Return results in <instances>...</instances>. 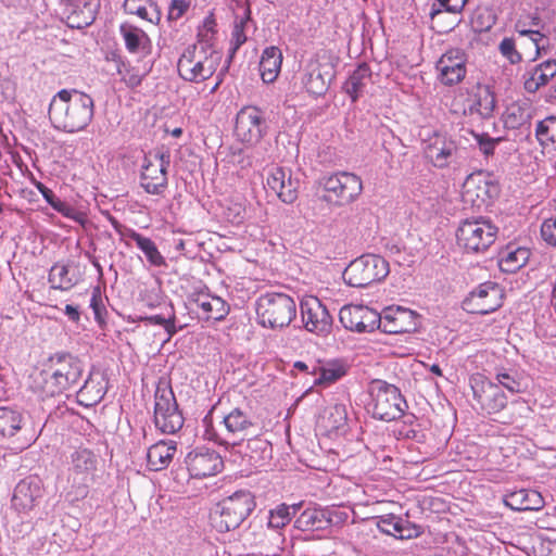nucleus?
I'll list each match as a JSON object with an SVG mask.
<instances>
[{
	"label": "nucleus",
	"instance_id": "f257e3e1",
	"mask_svg": "<svg viewBox=\"0 0 556 556\" xmlns=\"http://www.w3.org/2000/svg\"><path fill=\"white\" fill-rule=\"evenodd\" d=\"M48 114L54 129L67 134L79 132L93 119L94 101L83 91L62 89L51 99Z\"/></svg>",
	"mask_w": 556,
	"mask_h": 556
},
{
	"label": "nucleus",
	"instance_id": "f03ea898",
	"mask_svg": "<svg viewBox=\"0 0 556 556\" xmlns=\"http://www.w3.org/2000/svg\"><path fill=\"white\" fill-rule=\"evenodd\" d=\"M203 438L218 445L225 446L226 450L241 453L243 439L253 427L252 417L248 412L240 407L232 408L223 417L219 422L220 429H216L210 416H205L202 420Z\"/></svg>",
	"mask_w": 556,
	"mask_h": 556
},
{
	"label": "nucleus",
	"instance_id": "7ed1b4c3",
	"mask_svg": "<svg viewBox=\"0 0 556 556\" xmlns=\"http://www.w3.org/2000/svg\"><path fill=\"white\" fill-rule=\"evenodd\" d=\"M367 410L374 418L392 421L400 418L407 408V403L400 390L382 380H375L369 387Z\"/></svg>",
	"mask_w": 556,
	"mask_h": 556
},
{
	"label": "nucleus",
	"instance_id": "20e7f679",
	"mask_svg": "<svg viewBox=\"0 0 556 556\" xmlns=\"http://www.w3.org/2000/svg\"><path fill=\"white\" fill-rule=\"evenodd\" d=\"M255 309L258 323L271 329L288 326L296 315L293 298L281 292L262 294L255 302Z\"/></svg>",
	"mask_w": 556,
	"mask_h": 556
},
{
	"label": "nucleus",
	"instance_id": "39448f33",
	"mask_svg": "<svg viewBox=\"0 0 556 556\" xmlns=\"http://www.w3.org/2000/svg\"><path fill=\"white\" fill-rule=\"evenodd\" d=\"M255 502L248 491H239L224 498L212 514V525L219 532L237 529L252 513Z\"/></svg>",
	"mask_w": 556,
	"mask_h": 556
},
{
	"label": "nucleus",
	"instance_id": "423d86ee",
	"mask_svg": "<svg viewBox=\"0 0 556 556\" xmlns=\"http://www.w3.org/2000/svg\"><path fill=\"white\" fill-rule=\"evenodd\" d=\"M498 228L483 217L463 220L456 230L458 247L469 253L486 251L496 239Z\"/></svg>",
	"mask_w": 556,
	"mask_h": 556
},
{
	"label": "nucleus",
	"instance_id": "0eeeda50",
	"mask_svg": "<svg viewBox=\"0 0 556 556\" xmlns=\"http://www.w3.org/2000/svg\"><path fill=\"white\" fill-rule=\"evenodd\" d=\"M220 56L215 51L192 46L185 50L178 60V73L188 81H203L216 72Z\"/></svg>",
	"mask_w": 556,
	"mask_h": 556
},
{
	"label": "nucleus",
	"instance_id": "6e6552de",
	"mask_svg": "<svg viewBox=\"0 0 556 556\" xmlns=\"http://www.w3.org/2000/svg\"><path fill=\"white\" fill-rule=\"evenodd\" d=\"M99 457L88 447L75 448L67 460V481L80 496H85L88 488L97 478Z\"/></svg>",
	"mask_w": 556,
	"mask_h": 556
},
{
	"label": "nucleus",
	"instance_id": "1a4fd4ad",
	"mask_svg": "<svg viewBox=\"0 0 556 556\" xmlns=\"http://www.w3.org/2000/svg\"><path fill=\"white\" fill-rule=\"evenodd\" d=\"M389 271V263L383 257L364 254L349 264L343 273V279L351 287L364 288L383 280Z\"/></svg>",
	"mask_w": 556,
	"mask_h": 556
},
{
	"label": "nucleus",
	"instance_id": "9d476101",
	"mask_svg": "<svg viewBox=\"0 0 556 556\" xmlns=\"http://www.w3.org/2000/svg\"><path fill=\"white\" fill-rule=\"evenodd\" d=\"M425 157L438 168L447 167L456 157L458 148L447 134L432 129L420 132Z\"/></svg>",
	"mask_w": 556,
	"mask_h": 556
},
{
	"label": "nucleus",
	"instance_id": "9b49d317",
	"mask_svg": "<svg viewBox=\"0 0 556 556\" xmlns=\"http://www.w3.org/2000/svg\"><path fill=\"white\" fill-rule=\"evenodd\" d=\"M320 185L329 198L340 206L353 203L363 192L361 177L345 170L324 176Z\"/></svg>",
	"mask_w": 556,
	"mask_h": 556
},
{
	"label": "nucleus",
	"instance_id": "f8f14e48",
	"mask_svg": "<svg viewBox=\"0 0 556 556\" xmlns=\"http://www.w3.org/2000/svg\"><path fill=\"white\" fill-rule=\"evenodd\" d=\"M154 424L163 433H175L184 425L174 392L168 387H157L154 395Z\"/></svg>",
	"mask_w": 556,
	"mask_h": 556
},
{
	"label": "nucleus",
	"instance_id": "ddd939ff",
	"mask_svg": "<svg viewBox=\"0 0 556 556\" xmlns=\"http://www.w3.org/2000/svg\"><path fill=\"white\" fill-rule=\"evenodd\" d=\"M268 131L265 113L257 106L242 108L236 116L235 135L249 146L257 144Z\"/></svg>",
	"mask_w": 556,
	"mask_h": 556
},
{
	"label": "nucleus",
	"instance_id": "4468645a",
	"mask_svg": "<svg viewBox=\"0 0 556 556\" xmlns=\"http://www.w3.org/2000/svg\"><path fill=\"white\" fill-rule=\"evenodd\" d=\"M187 305L191 313L205 321L223 320L230 311L228 303L223 298L211 293L207 288L190 293Z\"/></svg>",
	"mask_w": 556,
	"mask_h": 556
},
{
	"label": "nucleus",
	"instance_id": "2eb2a0df",
	"mask_svg": "<svg viewBox=\"0 0 556 556\" xmlns=\"http://www.w3.org/2000/svg\"><path fill=\"white\" fill-rule=\"evenodd\" d=\"M169 156L164 153L150 154L144 157L140 181L142 188L150 194L160 195L167 187V167Z\"/></svg>",
	"mask_w": 556,
	"mask_h": 556
},
{
	"label": "nucleus",
	"instance_id": "dca6fc26",
	"mask_svg": "<svg viewBox=\"0 0 556 556\" xmlns=\"http://www.w3.org/2000/svg\"><path fill=\"white\" fill-rule=\"evenodd\" d=\"M502 289L495 282H484L463 301V308L470 314L486 315L502 306Z\"/></svg>",
	"mask_w": 556,
	"mask_h": 556
},
{
	"label": "nucleus",
	"instance_id": "f3484780",
	"mask_svg": "<svg viewBox=\"0 0 556 556\" xmlns=\"http://www.w3.org/2000/svg\"><path fill=\"white\" fill-rule=\"evenodd\" d=\"M348 519L345 511L317 506L306 507L294 521V527L301 531L323 530L331 525Z\"/></svg>",
	"mask_w": 556,
	"mask_h": 556
},
{
	"label": "nucleus",
	"instance_id": "a211bd4d",
	"mask_svg": "<svg viewBox=\"0 0 556 556\" xmlns=\"http://www.w3.org/2000/svg\"><path fill=\"white\" fill-rule=\"evenodd\" d=\"M47 364L64 392L75 386L83 374L80 361L70 353H55L49 357Z\"/></svg>",
	"mask_w": 556,
	"mask_h": 556
},
{
	"label": "nucleus",
	"instance_id": "6ab92c4d",
	"mask_svg": "<svg viewBox=\"0 0 556 556\" xmlns=\"http://www.w3.org/2000/svg\"><path fill=\"white\" fill-rule=\"evenodd\" d=\"M339 319L345 329L371 332L378 327L380 314L364 305H345L339 312Z\"/></svg>",
	"mask_w": 556,
	"mask_h": 556
},
{
	"label": "nucleus",
	"instance_id": "aec40b11",
	"mask_svg": "<svg viewBox=\"0 0 556 556\" xmlns=\"http://www.w3.org/2000/svg\"><path fill=\"white\" fill-rule=\"evenodd\" d=\"M301 314L306 330L326 336L332 327V317L326 306L315 296H307L301 302Z\"/></svg>",
	"mask_w": 556,
	"mask_h": 556
},
{
	"label": "nucleus",
	"instance_id": "412c9836",
	"mask_svg": "<svg viewBox=\"0 0 556 556\" xmlns=\"http://www.w3.org/2000/svg\"><path fill=\"white\" fill-rule=\"evenodd\" d=\"M467 58L462 49H450L438 60V79L445 86L460 83L467 73Z\"/></svg>",
	"mask_w": 556,
	"mask_h": 556
},
{
	"label": "nucleus",
	"instance_id": "4be33fe9",
	"mask_svg": "<svg viewBox=\"0 0 556 556\" xmlns=\"http://www.w3.org/2000/svg\"><path fill=\"white\" fill-rule=\"evenodd\" d=\"M418 327V314L402 306L387 307L380 314L379 329L386 333H404L415 331Z\"/></svg>",
	"mask_w": 556,
	"mask_h": 556
},
{
	"label": "nucleus",
	"instance_id": "5701e85b",
	"mask_svg": "<svg viewBox=\"0 0 556 556\" xmlns=\"http://www.w3.org/2000/svg\"><path fill=\"white\" fill-rule=\"evenodd\" d=\"M471 388L475 399L488 414L498 413L507 404V397L498 384L482 376L472 379Z\"/></svg>",
	"mask_w": 556,
	"mask_h": 556
},
{
	"label": "nucleus",
	"instance_id": "b1692460",
	"mask_svg": "<svg viewBox=\"0 0 556 556\" xmlns=\"http://www.w3.org/2000/svg\"><path fill=\"white\" fill-rule=\"evenodd\" d=\"M190 475L194 478H205L222 471L224 463L220 455L206 447H198L186 457Z\"/></svg>",
	"mask_w": 556,
	"mask_h": 556
},
{
	"label": "nucleus",
	"instance_id": "393cba45",
	"mask_svg": "<svg viewBox=\"0 0 556 556\" xmlns=\"http://www.w3.org/2000/svg\"><path fill=\"white\" fill-rule=\"evenodd\" d=\"M468 0H438L429 12L431 27L438 33H447L458 24L457 15L463 11Z\"/></svg>",
	"mask_w": 556,
	"mask_h": 556
},
{
	"label": "nucleus",
	"instance_id": "a878e982",
	"mask_svg": "<svg viewBox=\"0 0 556 556\" xmlns=\"http://www.w3.org/2000/svg\"><path fill=\"white\" fill-rule=\"evenodd\" d=\"M495 189L482 173L471 174L464 182L463 199L472 207L480 210L489 204Z\"/></svg>",
	"mask_w": 556,
	"mask_h": 556
},
{
	"label": "nucleus",
	"instance_id": "bb28decb",
	"mask_svg": "<svg viewBox=\"0 0 556 556\" xmlns=\"http://www.w3.org/2000/svg\"><path fill=\"white\" fill-rule=\"evenodd\" d=\"M42 496V483L37 476H29L21 480L13 493L12 505L20 513H28Z\"/></svg>",
	"mask_w": 556,
	"mask_h": 556
},
{
	"label": "nucleus",
	"instance_id": "cd10ccee",
	"mask_svg": "<svg viewBox=\"0 0 556 556\" xmlns=\"http://www.w3.org/2000/svg\"><path fill=\"white\" fill-rule=\"evenodd\" d=\"M266 184L282 202L293 203L298 198L300 182L292 178L290 169L274 167L269 170Z\"/></svg>",
	"mask_w": 556,
	"mask_h": 556
},
{
	"label": "nucleus",
	"instance_id": "c85d7f7f",
	"mask_svg": "<svg viewBox=\"0 0 556 556\" xmlns=\"http://www.w3.org/2000/svg\"><path fill=\"white\" fill-rule=\"evenodd\" d=\"M67 24L72 28L89 26L96 18L99 9L98 0H62Z\"/></svg>",
	"mask_w": 556,
	"mask_h": 556
},
{
	"label": "nucleus",
	"instance_id": "c756f323",
	"mask_svg": "<svg viewBox=\"0 0 556 556\" xmlns=\"http://www.w3.org/2000/svg\"><path fill=\"white\" fill-rule=\"evenodd\" d=\"M318 427L330 438L345 435L349 430L348 408L344 404L327 407L318 419Z\"/></svg>",
	"mask_w": 556,
	"mask_h": 556
},
{
	"label": "nucleus",
	"instance_id": "7c9ffc66",
	"mask_svg": "<svg viewBox=\"0 0 556 556\" xmlns=\"http://www.w3.org/2000/svg\"><path fill=\"white\" fill-rule=\"evenodd\" d=\"M349 371L345 361L333 358L312 363V376L315 377L313 384L327 388L342 379Z\"/></svg>",
	"mask_w": 556,
	"mask_h": 556
},
{
	"label": "nucleus",
	"instance_id": "2f4dec72",
	"mask_svg": "<svg viewBox=\"0 0 556 556\" xmlns=\"http://www.w3.org/2000/svg\"><path fill=\"white\" fill-rule=\"evenodd\" d=\"M495 96L486 86H478L462 109L464 114L477 113L482 118L492 116L495 109Z\"/></svg>",
	"mask_w": 556,
	"mask_h": 556
},
{
	"label": "nucleus",
	"instance_id": "473e14b6",
	"mask_svg": "<svg viewBox=\"0 0 556 556\" xmlns=\"http://www.w3.org/2000/svg\"><path fill=\"white\" fill-rule=\"evenodd\" d=\"M177 452L174 440H161L148 448L147 462L151 470L159 471L167 468Z\"/></svg>",
	"mask_w": 556,
	"mask_h": 556
},
{
	"label": "nucleus",
	"instance_id": "72a5a7b5",
	"mask_svg": "<svg viewBox=\"0 0 556 556\" xmlns=\"http://www.w3.org/2000/svg\"><path fill=\"white\" fill-rule=\"evenodd\" d=\"M504 503L513 510H540L544 500L540 492L530 489H520L505 495Z\"/></svg>",
	"mask_w": 556,
	"mask_h": 556
},
{
	"label": "nucleus",
	"instance_id": "f704fd0d",
	"mask_svg": "<svg viewBox=\"0 0 556 556\" xmlns=\"http://www.w3.org/2000/svg\"><path fill=\"white\" fill-rule=\"evenodd\" d=\"M29 388L41 399L53 397L64 392L48 364H46V368L30 375Z\"/></svg>",
	"mask_w": 556,
	"mask_h": 556
},
{
	"label": "nucleus",
	"instance_id": "c9c22d12",
	"mask_svg": "<svg viewBox=\"0 0 556 556\" xmlns=\"http://www.w3.org/2000/svg\"><path fill=\"white\" fill-rule=\"evenodd\" d=\"M119 34L128 52L142 55L150 52L151 40L141 28L124 22L119 26Z\"/></svg>",
	"mask_w": 556,
	"mask_h": 556
},
{
	"label": "nucleus",
	"instance_id": "e433bc0d",
	"mask_svg": "<svg viewBox=\"0 0 556 556\" xmlns=\"http://www.w3.org/2000/svg\"><path fill=\"white\" fill-rule=\"evenodd\" d=\"M108 382L101 372H91L78 391L79 403L85 406L98 404L106 393Z\"/></svg>",
	"mask_w": 556,
	"mask_h": 556
},
{
	"label": "nucleus",
	"instance_id": "4c0bfd02",
	"mask_svg": "<svg viewBox=\"0 0 556 556\" xmlns=\"http://www.w3.org/2000/svg\"><path fill=\"white\" fill-rule=\"evenodd\" d=\"M372 81V73L366 63L359 64L348 77L343 85V90L356 102L366 91Z\"/></svg>",
	"mask_w": 556,
	"mask_h": 556
},
{
	"label": "nucleus",
	"instance_id": "58836bf2",
	"mask_svg": "<svg viewBox=\"0 0 556 556\" xmlns=\"http://www.w3.org/2000/svg\"><path fill=\"white\" fill-rule=\"evenodd\" d=\"M282 52L278 47L271 46L263 50L260 61L262 80L266 84L274 83L281 70Z\"/></svg>",
	"mask_w": 556,
	"mask_h": 556
},
{
	"label": "nucleus",
	"instance_id": "ea45409f",
	"mask_svg": "<svg viewBox=\"0 0 556 556\" xmlns=\"http://www.w3.org/2000/svg\"><path fill=\"white\" fill-rule=\"evenodd\" d=\"M556 75V61L547 60L535 66L525 80V88L529 92H535L545 86Z\"/></svg>",
	"mask_w": 556,
	"mask_h": 556
},
{
	"label": "nucleus",
	"instance_id": "a19ab883",
	"mask_svg": "<svg viewBox=\"0 0 556 556\" xmlns=\"http://www.w3.org/2000/svg\"><path fill=\"white\" fill-rule=\"evenodd\" d=\"M531 118V105L526 100L514 101L506 106L503 122L506 128L517 129Z\"/></svg>",
	"mask_w": 556,
	"mask_h": 556
},
{
	"label": "nucleus",
	"instance_id": "79ce46f5",
	"mask_svg": "<svg viewBox=\"0 0 556 556\" xmlns=\"http://www.w3.org/2000/svg\"><path fill=\"white\" fill-rule=\"evenodd\" d=\"M529 257V249L508 245L501 253L500 267L505 273H516L528 263Z\"/></svg>",
	"mask_w": 556,
	"mask_h": 556
},
{
	"label": "nucleus",
	"instance_id": "37998d69",
	"mask_svg": "<svg viewBox=\"0 0 556 556\" xmlns=\"http://www.w3.org/2000/svg\"><path fill=\"white\" fill-rule=\"evenodd\" d=\"M302 81L306 91L313 96H323L328 90V83L321 74L320 64L316 61L307 64Z\"/></svg>",
	"mask_w": 556,
	"mask_h": 556
},
{
	"label": "nucleus",
	"instance_id": "c03bdc74",
	"mask_svg": "<svg viewBox=\"0 0 556 556\" xmlns=\"http://www.w3.org/2000/svg\"><path fill=\"white\" fill-rule=\"evenodd\" d=\"M535 138L543 151H556V116H547L536 124Z\"/></svg>",
	"mask_w": 556,
	"mask_h": 556
},
{
	"label": "nucleus",
	"instance_id": "a18cd8bd",
	"mask_svg": "<svg viewBox=\"0 0 556 556\" xmlns=\"http://www.w3.org/2000/svg\"><path fill=\"white\" fill-rule=\"evenodd\" d=\"M377 527L381 532L397 539L412 536V531L407 527V521L393 514L378 517Z\"/></svg>",
	"mask_w": 556,
	"mask_h": 556
},
{
	"label": "nucleus",
	"instance_id": "49530a36",
	"mask_svg": "<svg viewBox=\"0 0 556 556\" xmlns=\"http://www.w3.org/2000/svg\"><path fill=\"white\" fill-rule=\"evenodd\" d=\"M302 503L292 505L279 504L268 513V528L273 530H280L285 528L293 518V516L300 510Z\"/></svg>",
	"mask_w": 556,
	"mask_h": 556
},
{
	"label": "nucleus",
	"instance_id": "de8ad7c7",
	"mask_svg": "<svg viewBox=\"0 0 556 556\" xmlns=\"http://www.w3.org/2000/svg\"><path fill=\"white\" fill-rule=\"evenodd\" d=\"M271 446L268 441L261 438H252L247 442L243 440V446L241 453L243 456L249 458L252 464H257L260 460L270 456Z\"/></svg>",
	"mask_w": 556,
	"mask_h": 556
},
{
	"label": "nucleus",
	"instance_id": "09e8293b",
	"mask_svg": "<svg viewBox=\"0 0 556 556\" xmlns=\"http://www.w3.org/2000/svg\"><path fill=\"white\" fill-rule=\"evenodd\" d=\"M123 9L127 14L137 15L151 23L160 20L156 5L148 0H125Z\"/></svg>",
	"mask_w": 556,
	"mask_h": 556
},
{
	"label": "nucleus",
	"instance_id": "8fccbe9b",
	"mask_svg": "<svg viewBox=\"0 0 556 556\" xmlns=\"http://www.w3.org/2000/svg\"><path fill=\"white\" fill-rule=\"evenodd\" d=\"M22 414L11 407H0V433L3 437H13L22 429Z\"/></svg>",
	"mask_w": 556,
	"mask_h": 556
},
{
	"label": "nucleus",
	"instance_id": "3c124183",
	"mask_svg": "<svg viewBox=\"0 0 556 556\" xmlns=\"http://www.w3.org/2000/svg\"><path fill=\"white\" fill-rule=\"evenodd\" d=\"M49 282L52 288L59 290H68L75 283L76 280L70 275V267L64 263H55L49 271Z\"/></svg>",
	"mask_w": 556,
	"mask_h": 556
},
{
	"label": "nucleus",
	"instance_id": "603ef678",
	"mask_svg": "<svg viewBox=\"0 0 556 556\" xmlns=\"http://www.w3.org/2000/svg\"><path fill=\"white\" fill-rule=\"evenodd\" d=\"M139 319L149 325L162 326L167 334L166 341L170 340V338L180 329L176 327V315L172 306H169L166 314L142 316Z\"/></svg>",
	"mask_w": 556,
	"mask_h": 556
},
{
	"label": "nucleus",
	"instance_id": "864d4df0",
	"mask_svg": "<svg viewBox=\"0 0 556 556\" xmlns=\"http://www.w3.org/2000/svg\"><path fill=\"white\" fill-rule=\"evenodd\" d=\"M496 384L502 386L510 393H521L527 384L517 371L501 369L495 375Z\"/></svg>",
	"mask_w": 556,
	"mask_h": 556
},
{
	"label": "nucleus",
	"instance_id": "5fc2aeb1",
	"mask_svg": "<svg viewBox=\"0 0 556 556\" xmlns=\"http://www.w3.org/2000/svg\"><path fill=\"white\" fill-rule=\"evenodd\" d=\"M137 248L144 254L151 266L162 267L166 265L165 257L159 251L154 241L143 237L137 244Z\"/></svg>",
	"mask_w": 556,
	"mask_h": 556
},
{
	"label": "nucleus",
	"instance_id": "6e6d98bb",
	"mask_svg": "<svg viewBox=\"0 0 556 556\" xmlns=\"http://www.w3.org/2000/svg\"><path fill=\"white\" fill-rule=\"evenodd\" d=\"M515 30L520 36L529 37V39L534 45L535 55L533 60L539 58L541 53L545 51V45L543 43V41L546 39V37L539 29L523 27V21L522 18H519L515 23Z\"/></svg>",
	"mask_w": 556,
	"mask_h": 556
},
{
	"label": "nucleus",
	"instance_id": "4d7b16f0",
	"mask_svg": "<svg viewBox=\"0 0 556 556\" xmlns=\"http://www.w3.org/2000/svg\"><path fill=\"white\" fill-rule=\"evenodd\" d=\"M501 55L506 59L509 64L516 65L522 62V55L517 50L516 40L511 37H505L498 45Z\"/></svg>",
	"mask_w": 556,
	"mask_h": 556
},
{
	"label": "nucleus",
	"instance_id": "13d9d810",
	"mask_svg": "<svg viewBox=\"0 0 556 556\" xmlns=\"http://www.w3.org/2000/svg\"><path fill=\"white\" fill-rule=\"evenodd\" d=\"M247 21L248 18L235 21L230 39V51L232 54L247 41V35L244 33Z\"/></svg>",
	"mask_w": 556,
	"mask_h": 556
},
{
	"label": "nucleus",
	"instance_id": "bf43d9fd",
	"mask_svg": "<svg viewBox=\"0 0 556 556\" xmlns=\"http://www.w3.org/2000/svg\"><path fill=\"white\" fill-rule=\"evenodd\" d=\"M53 208L60 214H62L64 217L73 219L79 223L80 225H84L86 222V215L84 213L78 212L75 207L60 199L56 203H53Z\"/></svg>",
	"mask_w": 556,
	"mask_h": 556
},
{
	"label": "nucleus",
	"instance_id": "052dcab7",
	"mask_svg": "<svg viewBox=\"0 0 556 556\" xmlns=\"http://www.w3.org/2000/svg\"><path fill=\"white\" fill-rule=\"evenodd\" d=\"M541 237L548 245L556 248V216L544 219L541 225Z\"/></svg>",
	"mask_w": 556,
	"mask_h": 556
},
{
	"label": "nucleus",
	"instance_id": "680f3d73",
	"mask_svg": "<svg viewBox=\"0 0 556 556\" xmlns=\"http://www.w3.org/2000/svg\"><path fill=\"white\" fill-rule=\"evenodd\" d=\"M475 140L481 152L485 155H492L501 138H492L486 134H473Z\"/></svg>",
	"mask_w": 556,
	"mask_h": 556
},
{
	"label": "nucleus",
	"instance_id": "e2e57ef3",
	"mask_svg": "<svg viewBox=\"0 0 556 556\" xmlns=\"http://www.w3.org/2000/svg\"><path fill=\"white\" fill-rule=\"evenodd\" d=\"M89 306L93 311L94 319L97 320V323L100 325L103 324V315L105 313V307L103 305L101 291L99 288H94L92 290Z\"/></svg>",
	"mask_w": 556,
	"mask_h": 556
},
{
	"label": "nucleus",
	"instance_id": "0e129e2a",
	"mask_svg": "<svg viewBox=\"0 0 556 556\" xmlns=\"http://www.w3.org/2000/svg\"><path fill=\"white\" fill-rule=\"evenodd\" d=\"M118 73L122 80L130 88H135L141 84L142 75L134 67L123 65Z\"/></svg>",
	"mask_w": 556,
	"mask_h": 556
},
{
	"label": "nucleus",
	"instance_id": "69168bd1",
	"mask_svg": "<svg viewBox=\"0 0 556 556\" xmlns=\"http://www.w3.org/2000/svg\"><path fill=\"white\" fill-rule=\"evenodd\" d=\"M113 226L126 245L130 244L129 241H134L137 245L138 242L144 237L141 233L137 232L135 229L122 226L116 222L113 223Z\"/></svg>",
	"mask_w": 556,
	"mask_h": 556
},
{
	"label": "nucleus",
	"instance_id": "338daca9",
	"mask_svg": "<svg viewBox=\"0 0 556 556\" xmlns=\"http://www.w3.org/2000/svg\"><path fill=\"white\" fill-rule=\"evenodd\" d=\"M189 8V3L185 0H172L168 10V18L169 20H178L180 18Z\"/></svg>",
	"mask_w": 556,
	"mask_h": 556
},
{
	"label": "nucleus",
	"instance_id": "774afa93",
	"mask_svg": "<svg viewBox=\"0 0 556 556\" xmlns=\"http://www.w3.org/2000/svg\"><path fill=\"white\" fill-rule=\"evenodd\" d=\"M37 190L41 193L42 198L47 201L49 205L53 207V203H56L59 199L54 195L53 191L46 187L41 182L36 184Z\"/></svg>",
	"mask_w": 556,
	"mask_h": 556
}]
</instances>
